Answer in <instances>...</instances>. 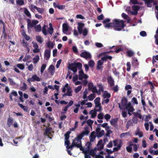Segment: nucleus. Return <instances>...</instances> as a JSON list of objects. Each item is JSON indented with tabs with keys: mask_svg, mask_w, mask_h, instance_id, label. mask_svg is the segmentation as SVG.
<instances>
[{
	"mask_svg": "<svg viewBox=\"0 0 158 158\" xmlns=\"http://www.w3.org/2000/svg\"><path fill=\"white\" fill-rule=\"evenodd\" d=\"M82 64L80 62H74L69 64L68 68L73 71L75 73L77 71V68L80 70L79 72V74L83 75L84 73L82 70L81 69Z\"/></svg>",
	"mask_w": 158,
	"mask_h": 158,
	"instance_id": "f257e3e1",
	"label": "nucleus"
},
{
	"mask_svg": "<svg viewBox=\"0 0 158 158\" xmlns=\"http://www.w3.org/2000/svg\"><path fill=\"white\" fill-rule=\"evenodd\" d=\"M115 23V28L114 30L116 31H120L124 27L126 26L124 23L125 21L123 20H120L119 19H114L113 21Z\"/></svg>",
	"mask_w": 158,
	"mask_h": 158,
	"instance_id": "f03ea898",
	"label": "nucleus"
},
{
	"mask_svg": "<svg viewBox=\"0 0 158 158\" xmlns=\"http://www.w3.org/2000/svg\"><path fill=\"white\" fill-rule=\"evenodd\" d=\"M91 143L90 142H87L85 144V146L87 147L85 148V154H87L92 156H94L95 154V153L93 150L90 149V146Z\"/></svg>",
	"mask_w": 158,
	"mask_h": 158,
	"instance_id": "7ed1b4c3",
	"label": "nucleus"
},
{
	"mask_svg": "<svg viewBox=\"0 0 158 158\" xmlns=\"http://www.w3.org/2000/svg\"><path fill=\"white\" fill-rule=\"evenodd\" d=\"M27 21L29 26L31 27H32L35 26V25L39 23V21L37 20H33L32 21H31V20L29 19H27Z\"/></svg>",
	"mask_w": 158,
	"mask_h": 158,
	"instance_id": "20e7f679",
	"label": "nucleus"
},
{
	"mask_svg": "<svg viewBox=\"0 0 158 158\" xmlns=\"http://www.w3.org/2000/svg\"><path fill=\"white\" fill-rule=\"evenodd\" d=\"M27 81L30 83L31 82H33L35 81H40V78L37 76L36 74L33 75L31 78H28L27 80Z\"/></svg>",
	"mask_w": 158,
	"mask_h": 158,
	"instance_id": "39448f33",
	"label": "nucleus"
},
{
	"mask_svg": "<svg viewBox=\"0 0 158 158\" xmlns=\"http://www.w3.org/2000/svg\"><path fill=\"white\" fill-rule=\"evenodd\" d=\"M81 57H83L86 59H90L91 56L90 53L86 51L82 52L80 55Z\"/></svg>",
	"mask_w": 158,
	"mask_h": 158,
	"instance_id": "423d86ee",
	"label": "nucleus"
},
{
	"mask_svg": "<svg viewBox=\"0 0 158 158\" xmlns=\"http://www.w3.org/2000/svg\"><path fill=\"white\" fill-rule=\"evenodd\" d=\"M77 29L79 34L82 33L83 28L85 26V24L79 22L77 23Z\"/></svg>",
	"mask_w": 158,
	"mask_h": 158,
	"instance_id": "0eeeda50",
	"label": "nucleus"
},
{
	"mask_svg": "<svg viewBox=\"0 0 158 158\" xmlns=\"http://www.w3.org/2000/svg\"><path fill=\"white\" fill-rule=\"evenodd\" d=\"M107 80L108 84L110 85V86L112 87L114 85V81L111 76H108Z\"/></svg>",
	"mask_w": 158,
	"mask_h": 158,
	"instance_id": "6e6552de",
	"label": "nucleus"
},
{
	"mask_svg": "<svg viewBox=\"0 0 158 158\" xmlns=\"http://www.w3.org/2000/svg\"><path fill=\"white\" fill-rule=\"evenodd\" d=\"M51 49H46L44 52V58L46 60H48L50 57Z\"/></svg>",
	"mask_w": 158,
	"mask_h": 158,
	"instance_id": "1a4fd4ad",
	"label": "nucleus"
},
{
	"mask_svg": "<svg viewBox=\"0 0 158 158\" xmlns=\"http://www.w3.org/2000/svg\"><path fill=\"white\" fill-rule=\"evenodd\" d=\"M83 135L81 133V134L78 135L76 138H75L74 141H75L76 143H81V139L84 137Z\"/></svg>",
	"mask_w": 158,
	"mask_h": 158,
	"instance_id": "9d476101",
	"label": "nucleus"
},
{
	"mask_svg": "<svg viewBox=\"0 0 158 158\" xmlns=\"http://www.w3.org/2000/svg\"><path fill=\"white\" fill-rule=\"evenodd\" d=\"M100 111V109H94L91 110L89 112V114H91V117L94 118L97 115V112Z\"/></svg>",
	"mask_w": 158,
	"mask_h": 158,
	"instance_id": "9b49d317",
	"label": "nucleus"
},
{
	"mask_svg": "<svg viewBox=\"0 0 158 158\" xmlns=\"http://www.w3.org/2000/svg\"><path fill=\"white\" fill-rule=\"evenodd\" d=\"M48 72L52 75H53L55 71V68L53 65H51L48 69Z\"/></svg>",
	"mask_w": 158,
	"mask_h": 158,
	"instance_id": "f8f14e48",
	"label": "nucleus"
},
{
	"mask_svg": "<svg viewBox=\"0 0 158 158\" xmlns=\"http://www.w3.org/2000/svg\"><path fill=\"white\" fill-rule=\"evenodd\" d=\"M72 90L71 88L70 87H67V92L64 94L63 96H72Z\"/></svg>",
	"mask_w": 158,
	"mask_h": 158,
	"instance_id": "ddd939ff",
	"label": "nucleus"
},
{
	"mask_svg": "<svg viewBox=\"0 0 158 158\" xmlns=\"http://www.w3.org/2000/svg\"><path fill=\"white\" fill-rule=\"evenodd\" d=\"M122 144V141L121 140H120L119 143L117 147H114L113 148V152L118 151L121 149Z\"/></svg>",
	"mask_w": 158,
	"mask_h": 158,
	"instance_id": "4468645a",
	"label": "nucleus"
},
{
	"mask_svg": "<svg viewBox=\"0 0 158 158\" xmlns=\"http://www.w3.org/2000/svg\"><path fill=\"white\" fill-rule=\"evenodd\" d=\"M118 120V118H112L110 121V124L113 126H116Z\"/></svg>",
	"mask_w": 158,
	"mask_h": 158,
	"instance_id": "2eb2a0df",
	"label": "nucleus"
},
{
	"mask_svg": "<svg viewBox=\"0 0 158 158\" xmlns=\"http://www.w3.org/2000/svg\"><path fill=\"white\" fill-rule=\"evenodd\" d=\"M127 100L125 97H123L121 101V105L126 107L128 104H127Z\"/></svg>",
	"mask_w": 158,
	"mask_h": 158,
	"instance_id": "dca6fc26",
	"label": "nucleus"
},
{
	"mask_svg": "<svg viewBox=\"0 0 158 158\" xmlns=\"http://www.w3.org/2000/svg\"><path fill=\"white\" fill-rule=\"evenodd\" d=\"M145 3L147 5L148 7H151L152 6V3L153 2V0H143Z\"/></svg>",
	"mask_w": 158,
	"mask_h": 158,
	"instance_id": "f3484780",
	"label": "nucleus"
},
{
	"mask_svg": "<svg viewBox=\"0 0 158 158\" xmlns=\"http://www.w3.org/2000/svg\"><path fill=\"white\" fill-rule=\"evenodd\" d=\"M135 135H139L140 138H141L143 136V132L140 131L139 129L137 128L135 132Z\"/></svg>",
	"mask_w": 158,
	"mask_h": 158,
	"instance_id": "a211bd4d",
	"label": "nucleus"
},
{
	"mask_svg": "<svg viewBox=\"0 0 158 158\" xmlns=\"http://www.w3.org/2000/svg\"><path fill=\"white\" fill-rule=\"evenodd\" d=\"M125 108L128 110V111H130L131 112H132L134 110V109L132 106H131V104L130 103L128 104V105Z\"/></svg>",
	"mask_w": 158,
	"mask_h": 158,
	"instance_id": "6ab92c4d",
	"label": "nucleus"
},
{
	"mask_svg": "<svg viewBox=\"0 0 158 158\" xmlns=\"http://www.w3.org/2000/svg\"><path fill=\"white\" fill-rule=\"evenodd\" d=\"M94 131L92 132L90 134L89 138L90 143L94 141L95 139L96 136L94 135Z\"/></svg>",
	"mask_w": 158,
	"mask_h": 158,
	"instance_id": "aec40b11",
	"label": "nucleus"
},
{
	"mask_svg": "<svg viewBox=\"0 0 158 158\" xmlns=\"http://www.w3.org/2000/svg\"><path fill=\"white\" fill-rule=\"evenodd\" d=\"M106 28H109L110 27H114V29L115 28V23L114 22H113V23H109L106 25H105L104 26Z\"/></svg>",
	"mask_w": 158,
	"mask_h": 158,
	"instance_id": "412c9836",
	"label": "nucleus"
},
{
	"mask_svg": "<svg viewBox=\"0 0 158 158\" xmlns=\"http://www.w3.org/2000/svg\"><path fill=\"white\" fill-rule=\"evenodd\" d=\"M14 122L13 119L12 118H8L7 119V125L9 127H10L12 124Z\"/></svg>",
	"mask_w": 158,
	"mask_h": 158,
	"instance_id": "4be33fe9",
	"label": "nucleus"
},
{
	"mask_svg": "<svg viewBox=\"0 0 158 158\" xmlns=\"http://www.w3.org/2000/svg\"><path fill=\"white\" fill-rule=\"evenodd\" d=\"M89 132V128L88 127H86L84 128V131L81 133L84 136L88 135Z\"/></svg>",
	"mask_w": 158,
	"mask_h": 158,
	"instance_id": "5701e85b",
	"label": "nucleus"
},
{
	"mask_svg": "<svg viewBox=\"0 0 158 158\" xmlns=\"http://www.w3.org/2000/svg\"><path fill=\"white\" fill-rule=\"evenodd\" d=\"M18 95V94L16 91H13V92L10 94V98L11 101H12L13 99L12 98V96H13L16 97Z\"/></svg>",
	"mask_w": 158,
	"mask_h": 158,
	"instance_id": "b1692460",
	"label": "nucleus"
},
{
	"mask_svg": "<svg viewBox=\"0 0 158 158\" xmlns=\"http://www.w3.org/2000/svg\"><path fill=\"white\" fill-rule=\"evenodd\" d=\"M76 147L77 148H79L81 151H83V152L85 153V148L84 149V148L82 147L81 143H77V145H76Z\"/></svg>",
	"mask_w": 158,
	"mask_h": 158,
	"instance_id": "393cba45",
	"label": "nucleus"
},
{
	"mask_svg": "<svg viewBox=\"0 0 158 158\" xmlns=\"http://www.w3.org/2000/svg\"><path fill=\"white\" fill-rule=\"evenodd\" d=\"M24 13L28 17L30 18L31 17V14L27 8H24Z\"/></svg>",
	"mask_w": 158,
	"mask_h": 158,
	"instance_id": "a878e982",
	"label": "nucleus"
},
{
	"mask_svg": "<svg viewBox=\"0 0 158 158\" xmlns=\"http://www.w3.org/2000/svg\"><path fill=\"white\" fill-rule=\"evenodd\" d=\"M77 143H76L75 141L73 140V142H72V144L70 146H69L68 148H66L67 149H71V150H72L73 147H76V145H77Z\"/></svg>",
	"mask_w": 158,
	"mask_h": 158,
	"instance_id": "bb28decb",
	"label": "nucleus"
},
{
	"mask_svg": "<svg viewBox=\"0 0 158 158\" xmlns=\"http://www.w3.org/2000/svg\"><path fill=\"white\" fill-rule=\"evenodd\" d=\"M105 133V131L104 130H102L101 131H100L98 133H97V136L98 138H100L102 136L104 135Z\"/></svg>",
	"mask_w": 158,
	"mask_h": 158,
	"instance_id": "cd10ccee",
	"label": "nucleus"
},
{
	"mask_svg": "<svg viewBox=\"0 0 158 158\" xmlns=\"http://www.w3.org/2000/svg\"><path fill=\"white\" fill-rule=\"evenodd\" d=\"M62 30L63 32L67 31L68 29V25L67 24L64 23L63 24Z\"/></svg>",
	"mask_w": 158,
	"mask_h": 158,
	"instance_id": "c85d7f7f",
	"label": "nucleus"
},
{
	"mask_svg": "<svg viewBox=\"0 0 158 158\" xmlns=\"http://www.w3.org/2000/svg\"><path fill=\"white\" fill-rule=\"evenodd\" d=\"M23 84V86L20 87V89L21 90L24 91L27 89V85L25 82Z\"/></svg>",
	"mask_w": 158,
	"mask_h": 158,
	"instance_id": "c756f323",
	"label": "nucleus"
},
{
	"mask_svg": "<svg viewBox=\"0 0 158 158\" xmlns=\"http://www.w3.org/2000/svg\"><path fill=\"white\" fill-rule=\"evenodd\" d=\"M35 29L36 32H40L41 31V26L40 24L38 25L35 27Z\"/></svg>",
	"mask_w": 158,
	"mask_h": 158,
	"instance_id": "7c9ffc66",
	"label": "nucleus"
},
{
	"mask_svg": "<svg viewBox=\"0 0 158 158\" xmlns=\"http://www.w3.org/2000/svg\"><path fill=\"white\" fill-rule=\"evenodd\" d=\"M42 31L43 33L45 35H47V33L46 29V26L45 25H44L42 27Z\"/></svg>",
	"mask_w": 158,
	"mask_h": 158,
	"instance_id": "2f4dec72",
	"label": "nucleus"
},
{
	"mask_svg": "<svg viewBox=\"0 0 158 158\" xmlns=\"http://www.w3.org/2000/svg\"><path fill=\"white\" fill-rule=\"evenodd\" d=\"M132 64L133 66L135 67L139 65V63L138 61L136 59L132 61Z\"/></svg>",
	"mask_w": 158,
	"mask_h": 158,
	"instance_id": "473e14b6",
	"label": "nucleus"
},
{
	"mask_svg": "<svg viewBox=\"0 0 158 158\" xmlns=\"http://www.w3.org/2000/svg\"><path fill=\"white\" fill-rule=\"evenodd\" d=\"M36 38L37 41L38 42H39L40 44H41L43 42V40L42 39L41 37L40 36H37L36 37Z\"/></svg>",
	"mask_w": 158,
	"mask_h": 158,
	"instance_id": "72a5a7b5",
	"label": "nucleus"
},
{
	"mask_svg": "<svg viewBox=\"0 0 158 158\" xmlns=\"http://www.w3.org/2000/svg\"><path fill=\"white\" fill-rule=\"evenodd\" d=\"M35 9L40 14H43L44 11V9L42 8L38 7H36Z\"/></svg>",
	"mask_w": 158,
	"mask_h": 158,
	"instance_id": "f704fd0d",
	"label": "nucleus"
},
{
	"mask_svg": "<svg viewBox=\"0 0 158 158\" xmlns=\"http://www.w3.org/2000/svg\"><path fill=\"white\" fill-rule=\"evenodd\" d=\"M40 59L39 56L38 55H36L35 57L33 59V62L34 63H36Z\"/></svg>",
	"mask_w": 158,
	"mask_h": 158,
	"instance_id": "c9c22d12",
	"label": "nucleus"
},
{
	"mask_svg": "<svg viewBox=\"0 0 158 158\" xmlns=\"http://www.w3.org/2000/svg\"><path fill=\"white\" fill-rule=\"evenodd\" d=\"M89 65L91 68H93L94 67L95 63L94 61L92 60H90L89 62Z\"/></svg>",
	"mask_w": 158,
	"mask_h": 158,
	"instance_id": "e433bc0d",
	"label": "nucleus"
},
{
	"mask_svg": "<svg viewBox=\"0 0 158 158\" xmlns=\"http://www.w3.org/2000/svg\"><path fill=\"white\" fill-rule=\"evenodd\" d=\"M127 55L130 57L134 55V53L131 50L127 51Z\"/></svg>",
	"mask_w": 158,
	"mask_h": 158,
	"instance_id": "4c0bfd02",
	"label": "nucleus"
},
{
	"mask_svg": "<svg viewBox=\"0 0 158 158\" xmlns=\"http://www.w3.org/2000/svg\"><path fill=\"white\" fill-rule=\"evenodd\" d=\"M88 31L87 30V29L86 28H84L83 30H82V33L83 34V35L84 36H86L87 35V34L88 33Z\"/></svg>",
	"mask_w": 158,
	"mask_h": 158,
	"instance_id": "58836bf2",
	"label": "nucleus"
},
{
	"mask_svg": "<svg viewBox=\"0 0 158 158\" xmlns=\"http://www.w3.org/2000/svg\"><path fill=\"white\" fill-rule=\"evenodd\" d=\"M47 46L49 48H52L54 47V44L53 43L49 41L47 43Z\"/></svg>",
	"mask_w": 158,
	"mask_h": 158,
	"instance_id": "ea45409f",
	"label": "nucleus"
},
{
	"mask_svg": "<svg viewBox=\"0 0 158 158\" xmlns=\"http://www.w3.org/2000/svg\"><path fill=\"white\" fill-rule=\"evenodd\" d=\"M53 28L52 27H49L48 29V31L49 34L52 35L53 32Z\"/></svg>",
	"mask_w": 158,
	"mask_h": 158,
	"instance_id": "a19ab883",
	"label": "nucleus"
},
{
	"mask_svg": "<svg viewBox=\"0 0 158 158\" xmlns=\"http://www.w3.org/2000/svg\"><path fill=\"white\" fill-rule=\"evenodd\" d=\"M17 4L22 6L24 4V1L23 0H16Z\"/></svg>",
	"mask_w": 158,
	"mask_h": 158,
	"instance_id": "79ce46f5",
	"label": "nucleus"
},
{
	"mask_svg": "<svg viewBox=\"0 0 158 158\" xmlns=\"http://www.w3.org/2000/svg\"><path fill=\"white\" fill-rule=\"evenodd\" d=\"M71 132L70 131H68L65 134L64 136L65 140H68L69 139L70 137L69 134Z\"/></svg>",
	"mask_w": 158,
	"mask_h": 158,
	"instance_id": "37998d69",
	"label": "nucleus"
},
{
	"mask_svg": "<svg viewBox=\"0 0 158 158\" xmlns=\"http://www.w3.org/2000/svg\"><path fill=\"white\" fill-rule=\"evenodd\" d=\"M82 86L81 85H80L78 86L75 89V93L76 94L78 93L81 89Z\"/></svg>",
	"mask_w": 158,
	"mask_h": 158,
	"instance_id": "c03bdc74",
	"label": "nucleus"
},
{
	"mask_svg": "<svg viewBox=\"0 0 158 158\" xmlns=\"http://www.w3.org/2000/svg\"><path fill=\"white\" fill-rule=\"evenodd\" d=\"M46 66L47 65L46 64H44L42 65L40 69V72L41 73H43L46 67Z\"/></svg>",
	"mask_w": 158,
	"mask_h": 158,
	"instance_id": "a18cd8bd",
	"label": "nucleus"
},
{
	"mask_svg": "<svg viewBox=\"0 0 158 158\" xmlns=\"http://www.w3.org/2000/svg\"><path fill=\"white\" fill-rule=\"evenodd\" d=\"M132 144L130 145L129 146L126 147V150L127 151L130 153H131L132 152Z\"/></svg>",
	"mask_w": 158,
	"mask_h": 158,
	"instance_id": "49530a36",
	"label": "nucleus"
},
{
	"mask_svg": "<svg viewBox=\"0 0 158 158\" xmlns=\"http://www.w3.org/2000/svg\"><path fill=\"white\" fill-rule=\"evenodd\" d=\"M17 66L21 70L23 69L25 67L24 65L21 64H18L17 65Z\"/></svg>",
	"mask_w": 158,
	"mask_h": 158,
	"instance_id": "de8ad7c7",
	"label": "nucleus"
},
{
	"mask_svg": "<svg viewBox=\"0 0 158 158\" xmlns=\"http://www.w3.org/2000/svg\"><path fill=\"white\" fill-rule=\"evenodd\" d=\"M94 122L93 121L91 120V119H89L87 120L86 121V123H87V124L89 126H92V124H93Z\"/></svg>",
	"mask_w": 158,
	"mask_h": 158,
	"instance_id": "09e8293b",
	"label": "nucleus"
},
{
	"mask_svg": "<svg viewBox=\"0 0 158 158\" xmlns=\"http://www.w3.org/2000/svg\"><path fill=\"white\" fill-rule=\"evenodd\" d=\"M133 10L138 11L140 9V7L138 6L134 5L132 6Z\"/></svg>",
	"mask_w": 158,
	"mask_h": 158,
	"instance_id": "8fccbe9b",
	"label": "nucleus"
},
{
	"mask_svg": "<svg viewBox=\"0 0 158 158\" xmlns=\"http://www.w3.org/2000/svg\"><path fill=\"white\" fill-rule=\"evenodd\" d=\"M95 98V96L94 94H91L88 97V98L89 101L93 100Z\"/></svg>",
	"mask_w": 158,
	"mask_h": 158,
	"instance_id": "3c124183",
	"label": "nucleus"
},
{
	"mask_svg": "<svg viewBox=\"0 0 158 158\" xmlns=\"http://www.w3.org/2000/svg\"><path fill=\"white\" fill-rule=\"evenodd\" d=\"M51 129L52 128L51 127L47 128L45 130L44 134L47 135V134L50 133Z\"/></svg>",
	"mask_w": 158,
	"mask_h": 158,
	"instance_id": "603ef678",
	"label": "nucleus"
},
{
	"mask_svg": "<svg viewBox=\"0 0 158 158\" xmlns=\"http://www.w3.org/2000/svg\"><path fill=\"white\" fill-rule=\"evenodd\" d=\"M36 7H37L36 6H34L32 4H31L30 5L29 7L30 10L34 12L35 10V9Z\"/></svg>",
	"mask_w": 158,
	"mask_h": 158,
	"instance_id": "864d4df0",
	"label": "nucleus"
},
{
	"mask_svg": "<svg viewBox=\"0 0 158 158\" xmlns=\"http://www.w3.org/2000/svg\"><path fill=\"white\" fill-rule=\"evenodd\" d=\"M88 94V91L86 89L83 92V98L85 99L87 98V95Z\"/></svg>",
	"mask_w": 158,
	"mask_h": 158,
	"instance_id": "5fc2aeb1",
	"label": "nucleus"
},
{
	"mask_svg": "<svg viewBox=\"0 0 158 158\" xmlns=\"http://www.w3.org/2000/svg\"><path fill=\"white\" fill-rule=\"evenodd\" d=\"M126 65L127 67V71H130L131 69V65L130 62H128L126 64Z\"/></svg>",
	"mask_w": 158,
	"mask_h": 158,
	"instance_id": "6e6d98bb",
	"label": "nucleus"
},
{
	"mask_svg": "<svg viewBox=\"0 0 158 158\" xmlns=\"http://www.w3.org/2000/svg\"><path fill=\"white\" fill-rule=\"evenodd\" d=\"M133 146V150L135 152H136L138 150V146L137 145L135 144H131Z\"/></svg>",
	"mask_w": 158,
	"mask_h": 158,
	"instance_id": "4d7b16f0",
	"label": "nucleus"
},
{
	"mask_svg": "<svg viewBox=\"0 0 158 158\" xmlns=\"http://www.w3.org/2000/svg\"><path fill=\"white\" fill-rule=\"evenodd\" d=\"M131 102H132L133 103L135 104L136 105L138 104V102L137 101V99L135 97H134L132 98L131 99Z\"/></svg>",
	"mask_w": 158,
	"mask_h": 158,
	"instance_id": "13d9d810",
	"label": "nucleus"
},
{
	"mask_svg": "<svg viewBox=\"0 0 158 158\" xmlns=\"http://www.w3.org/2000/svg\"><path fill=\"white\" fill-rule=\"evenodd\" d=\"M132 87L130 85H127L125 86V89L126 90H128L129 89H132Z\"/></svg>",
	"mask_w": 158,
	"mask_h": 158,
	"instance_id": "bf43d9fd",
	"label": "nucleus"
},
{
	"mask_svg": "<svg viewBox=\"0 0 158 158\" xmlns=\"http://www.w3.org/2000/svg\"><path fill=\"white\" fill-rule=\"evenodd\" d=\"M151 115L149 114V115L146 116V118H145L144 121L145 122H148L149 121V119L151 118Z\"/></svg>",
	"mask_w": 158,
	"mask_h": 158,
	"instance_id": "052dcab7",
	"label": "nucleus"
},
{
	"mask_svg": "<svg viewBox=\"0 0 158 158\" xmlns=\"http://www.w3.org/2000/svg\"><path fill=\"white\" fill-rule=\"evenodd\" d=\"M69 84L68 83H66L64 86L63 88L62 89V92L63 93H65L66 91V88H67V87H69Z\"/></svg>",
	"mask_w": 158,
	"mask_h": 158,
	"instance_id": "680f3d73",
	"label": "nucleus"
},
{
	"mask_svg": "<svg viewBox=\"0 0 158 158\" xmlns=\"http://www.w3.org/2000/svg\"><path fill=\"white\" fill-rule=\"evenodd\" d=\"M140 35L143 37L146 36L147 35L146 32L144 31H141L140 33Z\"/></svg>",
	"mask_w": 158,
	"mask_h": 158,
	"instance_id": "e2e57ef3",
	"label": "nucleus"
},
{
	"mask_svg": "<svg viewBox=\"0 0 158 158\" xmlns=\"http://www.w3.org/2000/svg\"><path fill=\"white\" fill-rule=\"evenodd\" d=\"M8 80H9V81L10 83V84L11 85H15V84H16L14 82L13 80L12 79H11L10 78H8Z\"/></svg>",
	"mask_w": 158,
	"mask_h": 158,
	"instance_id": "0e129e2a",
	"label": "nucleus"
},
{
	"mask_svg": "<svg viewBox=\"0 0 158 158\" xmlns=\"http://www.w3.org/2000/svg\"><path fill=\"white\" fill-rule=\"evenodd\" d=\"M95 45L98 48H101L103 46L102 44L100 43H96Z\"/></svg>",
	"mask_w": 158,
	"mask_h": 158,
	"instance_id": "69168bd1",
	"label": "nucleus"
},
{
	"mask_svg": "<svg viewBox=\"0 0 158 158\" xmlns=\"http://www.w3.org/2000/svg\"><path fill=\"white\" fill-rule=\"evenodd\" d=\"M88 87L89 90H91L93 88V84L92 83H89L88 84Z\"/></svg>",
	"mask_w": 158,
	"mask_h": 158,
	"instance_id": "338daca9",
	"label": "nucleus"
},
{
	"mask_svg": "<svg viewBox=\"0 0 158 158\" xmlns=\"http://www.w3.org/2000/svg\"><path fill=\"white\" fill-rule=\"evenodd\" d=\"M106 120L107 121L110 119L111 118V116L109 114H106L104 116Z\"/></svg>",
	"mask_w": 158,
	"mask_h": 158,
	"instance_id": "774afa93",
	"label": "nucleus"
}]
</instances>
